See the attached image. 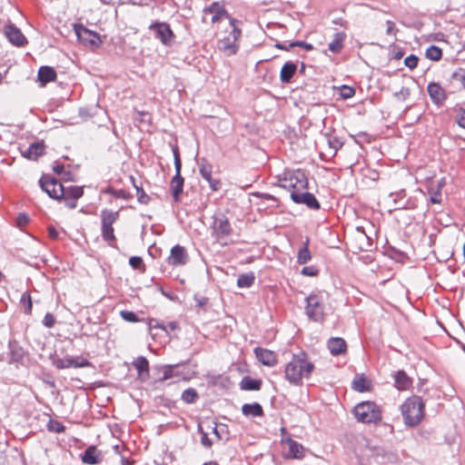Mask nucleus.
Listing matches in <instances>:
<instances>
[{
	"label": "nucleus",
	"instance_id": "1",
	"mask_svg": "<svg viewBox=\"0 0 465 465\" xmlns=\"http://www.w3.org/2000/svg\"><path fill=\"white\" fill-rule=\"evenodd\" d=\"M314 365L309 361L305 352L293 354L292 360L286 364L284 370L285 379L294 386L302 384L303 379H309Z\"/></svg>",
	"mask_w": 465,
	"mask_h": 465
},
{
	"label": "nucleus",
	"instance_id": "2",
	"mask_svg": "<svg viewBox=\"0 0 465 465\" xmlns=\"http://www.w3.org/2000/svg\"><path fill=\"white\" fill-rule=\"evenodd\" d=\"M424 402L419 396L413 395L401 405V412L407 427L418 426L424 417Z\"/></svg>",
	"mask_w": 465,
	"mask_h": 465
},
{
	"label": "nucleus",
	"instance_id": "3",
	"mask_svg": "<svg viewBox=\"0 0 465 465\" xmlns=\"http://www.w3.org/2000/svg\"><path fill=\"white\" fill-rule=\"evenodd\" d=\"M240 24L239 20L231 19V30L225 33L217 42V49L225 56L236 54L240 48L239 40L242 36V30L239 27Z\"/></svg>",
	"mask_w": 465,
	"mask_h": 465
},
{
	"label": "nucleus",
	"instance_id": "4",
	"mask_svg": "<svg viewBox=\"0 0 465 465\" xmlns=\"http://www.w3.org/2000/svg\"><path fill=\"white\" fill-rule=\"evenodd\" d=\"M279 185L292 193H300L308 189V179L302 170L285 172L279 178Z\"/></svg>",
	"mask_w": 465,
	"mask_h": 465
},
{
	"label": "nucleus",
	"instance_id": "5",
	"mask_svg": "<svg viewBox=\"0 0 465 465\" xmlns=\"http://www.w3.org/2000/svg\"><path fill=\"white\" fill-rule=\"evenodd\" d=\"M101 236L109 246L117 248L113 224L119 219V212L104 209L101 211Z\"/></svg>",
	"mask_w": 465,
	"mask_h": 465
},
{
	"label": "nucleus",
	"instance_id": "6",
	"mask_svg": "<svg viewBox=\"0 0 465 465\" xmlns=\"http://www.w3.org/2000/svg\"><path fill=\"white\" fill-rule=\"evenodd\" d=\"M305 313L313 322H322L325 316V297L322 292H312L305 299Z\"/></svg>",
	"mask_w": 465,
	"mask_h": 465
},
{
	"label": "nucleus",
	"instance_id": "7",
	"mask_svg": "<svg viewBox=\"0 0 465 465\" xmlns=\"http://www.w3.org/2000/svg\"><path fill=\"white\" fill-rule=\"evenodd\" d=\"M353 413L358 421L362 423H377L381 420V411L372 401H362L354 407Z\"/></svg>",
	"mask_w": 465,
	"mask_h": 465
},
{
	"label": "nucleus",
	"instance_id": "8",
	"mask_svg": "<svg viewBox=\"0 0 465 465\" xmlns=\"http://www.w3.org/2000/svg\"><path fill=\"white\" fill-rule=\"evenodd\" d=\"M173 153L174 160L175 175L173 177L171 181V193L174 202L177 203L180 201V195L183 193L184 180L181 175L182 161L180 158L178 147L175 146L173 148Z\"/></svg>",
	"mask_w": 465,
	"mask_h": 465
},
{
	"label": "nucleus",
	"instance_id": "9",
	"mask_svg": "<svg viewBox=\"0 0 465 465\" xmlns=\"http://www.w3.org/2000/svg\"><path fill=\"white\" fill-rule=\"evenodd\" d=\"M232 233V228L229 219L223 214L214 216L212 225V235L216 241L222 242L223 240L230 237Z\"/></svg>",
	"mask_w": 465,
	"mask_h": 465
},
{
	"label": "nucleus",
	"instance_id": "10",
	"mask_svg": "<svg viewBox=\"0 0 465 465\" xmlns=\"http://www.w3.org/2000/svg\"><path fill=\"white\" fill-rule=\"evenodd\" d=\"M149 29L154 33L155 38H157L163 45L171 46L173 44L175 35L169 24L164 22H154L150 25Z\"/></svg>",
	"mask_w": 465,
	"mask_h": 465
},
{
	"label": "nucleus",
	"instance_id": "11",
	"mask_svg": "<svg viewBox=\"0 0 465 465\" xmlns=\"http://www.w3.org/2000/svg\"><path fill=\"white\" fill-rule=\"evenodd\" d=\"M74 31L77 38L84 45L91 48H98L101 46L103 42L97 33L89 30L83 25H75Z\"/></svg>",
	"mask_w": 465,
	"mask_h": 465
},
{
	"label": "nucleus",
	"instance_id": "12",
	"mask_svg": "<svg viewBox=\"0 0 465 465\" xmlns=\"http://www.w3.org/2000/svg\"><path fill=\"white\" fill-rule=\"evenodd\" d=\"M39 183L42 190L45 191L49 197L59 201L61 200L64 191L63 184L60 182L49 176H43L39 180Z\"/></svg>",
	"mask_w": 465,
	"mask_h": 465
},
{
	"label": "nucleus",
	"instance_id": "13",
	"mask_svg": "<svg viewBox=\"0 0 465 465\" xmlns=\"http://www.w3.org/2000/svg\"><path fill=\"white\" fill-rule=\"evenodd\" d=\"M53 363L59 370L93 366L92 362L83 356L57 358L54 360Z\"/></svg>",
	"mask_w": 465,
	"mask_h": 465
},
{
	"label": "nucleus",
	"instance_id": "14",
	"mask_svg": "<svg viewBox=\"0 0 465 465\" xmlns=\"http://www.w3.org/2000/svg\"><path fill=\"white\" fill-rule=\"evenodd\" d=\"M63 195L60 201H64V204L70 208L74 209L77 206V200L84 194V189L80 186H64Z\"/></svg>",
	"mask_w": 465,
	"mask_h": 465
},
{
	"label": "nucleus",
	"instance_id": "15",
	"mask_svg": "<svg viewBox=\"0 0 465 465\" xmlns=\"http://www.w3.org/2000/svg\"><path fill=\"white\" fill-rule=\"evenodd\" d=\"M189 262V254L186 249L180 245H174L170 252V255L167 258L168 264L177 267L183 266Z\"/></svg>",
	"mask_w": 465,
	"mask_h": 465
},
{
	"label": "nucleus",
	"instance_id": "16",
	"mask_svg": "<svg viewBox=\"0 0 465 465\" xmlns=\"http://www.w3.org/2000/svg\"><path fill=\"white\" fill-rule=\"evenodd\" d=\"M204 14H212L213 17L211 22L213 24L220 22L222 19L226 18L229 20V25H231V19H234L230 14L226 11L223 5L219 2H213L209 6L203 9Z\"/></svg>",
	"mask_w": 465,
	"mask_h": 465
},
{
	"label": "nucleus",
	"instance_id": "17",
	"mask_svg": "<svg viewBox=\"0 0 465 465\" xmlns=\"http://www.w3.org/2000/svg\"><path fill=\"white\" fill-rule=\"evenodd\" d=\"M4 34L8 41L15 46H24L27 44V40L21 30L13 24L5 26Z\"/></svg>",
	"mask_w": 465,
	"mask_h": 465
},
{
	"label": "nucleus",
	"instance_id": "18",
	"mask_svg": "<svg viewBox=\"0 0 465 465\" xmlns=\"http://www.w3.org/2000/svg\"><path fill=\"white\" fill-rule=\"evenodd\" d=\"M291 199L295 203L305 204L312 210H319L321 207L320 203L316 197L312 193H308L307 190L301 192L300 193H292Z\"/></svg>",
	"mask_w": 465,
	"mask_h": 465
},
{
	"label": "nucleus",
	"instance_id": "19",
	"mask_svg": "<svg viewBox=\"0 0 465 465\" xmlns=\"http://www.w3.org/2000/svg\"><path fill=\"white\" fill-rule=\"evenodd\" d=\"M254 354L257 360L265 366L273 367L277 364V354L271 350L257 347L254 349Z\"/></svg>",
	"mask_w": 465,
	"mask_h": 465
},
{
	"label": "nucleus",
	"instance_id": "20",
	"mask_svg": "<svg viewBox=\"0 0 465 465\" xmlns=\"http://www.w3.org/2000/svg\"><path fill=\"white\" fill-rule=\"evenodd\" d=\"M427 91L431 101L437 105L442 104L446 100L445 90L438 83H430L427 86Z\"/></svg>",
	"mask_w": 465,
	"mask_h": 465
},
{
	"label": "nucleus",
	"instance_id": "21",
	"mask_svg": "<svg viewBox=\"0 0 465 465\" xmlns=\"http://www.w3.org/2000/svg\"><path fill=\"white\" fill-rule=\"evenodd\" d=\"M81 460L84 464L95 465L103 460V455L95 446H89L81 455Z\"/></svg>",
	"mask_w": 465,
	"mask_h": 465
},
{
	"label": "nucleus",
	"instance_id": "22",
	"mask_svg": "<svg viewBox=\"0 0 465 465\" xmlns=\"http://www.w3.org/2000/svg\"><path fill=\"white\" fill-rule=\"evenodd\" d=\"M134 367L136 369L138 373V380L145 381L150 377L149 361L143 356H139L133 361Z\"/></svg>",
	"mask_w": 465,
	"mask_h": 465
},
{
	"label": "nucleus",
	"instance_id": "23",
	"mask_svg": "<svg viewBox=\"0 0 465 465\" xmlns=\"http://www.w3.org/2000/svg\"><path fill=\"white\" fill-rule=\"evenodd\" d=\"M297 71V64L293 62H286L280 72V80L283 84L291 83L292 76Z\"/></svg>",
	"mask_w": 465,
	"mask_h": 465
},
{
	"label": "nucleus",
	"instance_id": "24",
	"mask_svg": "<svg viewBox=\"0 0 465 465\" xmlns=\"http://www.w3.org/2000/svg\"><path fill=\"white\" fill-rule=\"evenodd\" d=\"M328 349L332 355H340L347 349L346 341L342 338H331L327 342Z\"/></svg>",
	"mask_w": 465,
	"mask_h": 465
},
{
	"label": "nucleus",
	"instance_id": "25",
	"mask_svg": "<svg viewBox=\"0 0 465 465\" xmlns=\"http://www.w3.org/2000/svg\"><path fill=\"white\" fill-rule=\"evenodd\" d=\"M37 78L41 84L45 85L56 79V72L53 67L46 65L41 66L38 70Z\"/></svg>",
	"mask_w": 465,
	"mask_h": 465
},
{
	"label": "nucleus",
	"instance_id": "26",
	"mask_svg": "<svg viewBox=\"0 0 465 465\" xmlns=\"http://www.w3.org/2000/svg\"><path fill=\"white\" fill-rule=\"evenodd\" d=\"M242 412L246 417H262L263 410L260 403H245L242 406Z\"/></svg>",
	"mask_w": 465,
	"mask_h": 465
},
{
	"label": "nucleus",
	"instance_id": "27",
	"mask_svg": "<svg viewBox=\"0 0 465 465\" xmlns=\"http://www.w3.org/2000/svg\"><path fill=\"white\" fill-rule=\"evenodd\" d=\"M371 387V381L363 374H357L351 383V388L359 392L369 391Z\"/></svg>",
	"mask_w": 465,
	"mask_h": 465
},
{
	"label": "nucleus",
	"instance_id": "28",
	"mask_svg": "<svg viewBox=\"0 0 465 465\" xmlns=\"http://www.w3.org/2000/svg\"><path fill=\"white\" fill-rule=\"evenodd\" d=\"M346 39L344 32H338L333 35V39L329 43L328 49L333 54H339L343 48V43Z\"/></svg>",
	"mask_w": 465,
	"mask_h": 465
},
{
	"label": "nucleus",
	"instance_id": "29",
	"mask_svg": "<svg viewBox=\"0 0 465 465\" xmlns=\"http://www.w3.org/2000/svg\"><path fill=\"white\" fill-rule=\"evenodd\" d=\"M395 386L400 391L408 390L411 386V380L403 371H399L394 375Z\"/></svg>",
	"mask_w": 465,
	"mask_h": 465
},
{
	"label": "nucleus",
	"instance_id": "30",
	"mask_svg": "<svg viewBox=\"0 0 465 465\" xmlns=\"http://www.w3.org/2000/svg\"><path fill=\"white\" fill-rule=\"evenodd\" d=\"M45 145L42 143H34L23 153V155L29 160H36L44 153Z\"/></svg>",
	"mask_w": 465,
	"mask_h": 465
},
{
	"label": "nucleus",
	"instance_id": "31",
	"mask_svg": "<svg viewBox=\"0 0 465 465\" xmlns=\"http://www.w3.org/2000/svg\"><path fill=\"white\" fill-rule=\"evenodd\" d=\"M261 387V380H254L249 376L244 377L240 382V389L242 391H259Z\"/></svg>",
	"mask_w": 465,
	"mask_h": 465
},
{
	"label": "nucleus",
	"instance_id": "32",
	"mask_svg": "<svg viewBox=\"0 0 465 465\" xmlns=\"http://www.w3.org/2000/svg\"><path fill=\"white\" fill-rule=\"evenodd\" d=\"M178 365H165L162 370V377L159 378L160 381H164L173 378H179L181 373L176 371Z\"/></svg>",
	"mask_w": 465,
	"mask_h": 465
},
{
	"label": "nucleus",
	"instance_id": "33",
	"mask_svg": "<svg viewBox=\"0 0 465 465\" xmlns=\"http://www.w3.org/2000/svg\"><path fill=\"white\" fill-rule=\"evenodd\" d=\"M288 447H289L290 455L292 458L301 459L303 457L304 448L301 443H299L293 440H289Z\"/></svg>",
	"mask_w": 465,
	"mask_h": 465
},
{
	"label": "nucleus",
	"instance_id": "34",
	"mask_svg": "<svg viewBox=\"0 0 465 465\" xmlns=\"http://www.w3.org/2000/svg\"><path fill=\"white\" fill-rule=\"evenodd\" d=\"M308 245H309V238L306 239V241L303 243V246L298 252L297 262L300 264H305L308 262H310L312 259L311 252L308 248Z\"/></svg>",
	"mask_w": 465,
	"mask_h": 465
},
{
	"label": "nucleus",
	"instance_id": "35",
	"mask_svg": "<svg viewBox=\"0 0 465 465\" xmlns=\"http://www.w3.org/2000/svg\"><path fill=\"white\" fill-rule=\"evenodd\" d=\"M255 281V276L253 272H248L239 275L237 279V286L239 288H249L251 287Z\"/></svg>",
	"mask_w": 465,
	"mask_h": 465
},
{
	"label": "nucleus",
	"instance_id": "36",
	"mask_svg": "<svg viewBox=\"0 0 465 465\" xmlns=\"http://www.w3.org/2000/svg\"><path fill=\"white\" fill-rule=\"evenodd\" d=\"M199 398V394L194 388H188L182 393L181 399L188 404L194 403Z\"/></svg>",
	"mask_w": 465,
	"mask_h": 465
},
{
	"label": "nucleus",
	"instance_id": "37",
	"mask_svg": "<svg viewBox=\"0 0 465 465\" xmlns=\"http://www.w3.org/2000/svg\"><path fill=\"white\" fill-rule=\"evenodd\" d=\"M326 138L330 149L332 150V155H335L337 151L342 147L343 142L340 137L330 134H326Z\"/></svg>",
	"mask_w": 465,
	"mask_h": 465
},
{
	"label": "nucleus",
	"instance_id": "38",
	"mask_svg": "<svg viewBox=\"0 0 465 465\" xmlns=\"http://www.w3.org/2000/svg\"><path fill=\"white\" fill-rule=\"evenodd\" d=\"M199 172H200L201 176L204 180L211 179L212 173H213V166L205 159H202L199 163Z\"/></svg>",
	"mask_w": 465,
	"mask_h": 465
},
{
	"label": "nucleus",
	"instance_id": "39",
	"mask_svg": "<svg viewBox=\"0 0 465 465\" xmlns=\"http://www.w3.org/2000/svg\"><path fill=\"white\" fill-rule=\"evenodd\" d=\"M442 56V51L436 45H430L426 50V57L432 61H439Z\"/></svg>",
	"mask_w": 465,
	"mask_h": 465
},
{
	"label": "nucleus",
	"instance_id": "40",
	"mask_svg": "<svg viewBox=\"0 0 465 465\" xmlns=\"http://www.w3.org/2000/svg\"><path fill=\"white\" fill-rule=\"evenodd\" d=\"M106 193L112 194L114 197L118 199L129 200L132 198V194L124 190H116L113 187H108L105 191Z\"/></svg>",
	"mask_w": 465,
	"mask_h": 465
},
{
	"label": "nucleus",
	"instance_id": "41",
	"mask_svg": "<svg viewBox=\"0 0 465 465\" xmlns=\"http://www.w3.org/2000/svg\"><path fill=\"white\" fill-rule=\"evenodd\" d=\"M450 79L460 84L463 88H465V69L464 68H458L455 70L450 76Z\"/></svg>",
	"mask_w": 465,
	"mask_h": 465
},
{
	"label": "nucleus",
	"instance_id": "42",
	"mask_svg": "<svg viewBox=\"0 0 465 465\" xmlns=\"http://www.w3.org/2000/svg\"><path fill=\"white\" fill-rule=\"evenodd\" d=\"M134 189L136 191L137 201L142 204H148L151 197L143 191V189L139 184H134Z\"/></svg>",
	"mask_w": 465,
	"mask_h": 465
},
{
	"label": "nucleus",
	"instance_id": "43",
	"mask_svg": "<svg viewBox=\"0 0 465 465\" xmlns=\"http://www.w3.org/2000/svg\"><path fill=\"white\" fill-rule=\"evenodd\" d=\"M21 305L25 308V312L31 314L32 312V300L28 292H24L20 299Z\"/></svg>",
	"mask_w": 465,
	"mask_h": 465
},
{
	"label": "nucleus",
	"instance_id": "44",
	"mask_svg": "<svg viewBox=\"0 0 465 465\" xmlns=\"http://www.w3.org/2000/svg\"><path fill=\"white\" fill-rule=\"evenodd\" d=\"M130 266L134 270H144V263L141 257L139 256H132L129 259Z\"/></svg>",
	"mask_w": 465,
	"mask_h": 465
},
{
	"label": "nucleus",
	"instance_id": "45",
	"mask_svg": "<svg viewBox=\"0 0 465 465\" xmlns=\"http://www.w3.org/2000/svg\"><path fill=\"white\" fill-rule=\"evenodd\" d=\"M455 112L456 123L459 124V126L465 129V108L460 107L458 109H455Z\"/></svg>",
	"mask_w": 465,
	"mask_h": 465
},
{
	"label": "nucleus",
	"instance_id": "46",
	"mask_svg": "<svg viewBox=\"0 0 465 465\" xmlns=\"http://www.w3.org/2000/svg\"><path fill=\"white\" fill-rule=\"evenodd\" d=\"M177 327H178V324L176 322H170L167 324H163V323H161V324L157 323L155 325L151 324V328H159V329L165 331L166 332L173 331L176 330Z\"/></svg>",
	"mask_w": 465,
	"mask_h": 465
},
{
	"label": "nucleus",
	"instance_id": "47",
	"mask_svg": "<svg viewBox=\"0 0 465 465\" xmlns=\"http://www.w3.org/2000/svg\"><path fill=\"white\" fill-rule=\"evenodd\" d=\"M120 315L124 321L129 322H137L139 321L138 316L131 311H121Z\"/></svg>",
	"mask_w": 465,
	"mask_h": 465
},
{
	"label": "nucleus",
	"instance_id": "48",
	"mask_svg": "<svg viewBox=\"0 0 465 465\" xmlns=\"http://www.w3.org/2000/svg\"><path fill=\"white\" fill-rule=\"evenodd\" d=\"M411 91L408 87H401L399 92L394 93V97L399 101H405L409 98Z\"/></svg>",
	"mask_w": 465,
	"mask_h": 465
},
{
	"label": "nucleus",
	"instance_id": "49",
	"mask_svg": "<svg viewBox=\"0 0 465 465\" xmlns=\"http://www.w3.org/2000/svg\"><path fill=\"white\" fill-rule=\"evenodd\" d=\"M418 57L414 54H410L404 59V64L411 70L414 69L418 65Z\"/></svg>",
	"mask_w": 465,
	"mask_h": 465
},
{
	"label": "nucleus",
	"instance_id": "50",
	"mask_svg": "<svg viewBox=\"0 0 465 465\" xmlns=\"http://www.w3.org/2000/svg\"><path fill=\"white\" fill-rule=\"evenodd\" d=\"M355 94V90L348 85H342L341 89V96L343 99L351 98Z\"/></svg>",
	"mask_w": 465,
	"mask_h": 465
},
{
	"label": "nucleus",
	"instance_id": "51",
	"mask_svg": "<svg viewBox=\"0 0 465 465\" xmlns=\"http://www.w3.org/2000/svg\"><path fill=\"white\" fill-rule=\"evenodd\" d=\"M289 47H302L307 51H312L313 49V45L312 44L306 43L304 41H294L289 44Z\"/></svg>",
	"mask_w": 465,
	"mask_h": 465
},
{
	"label": "nucleus",
	"instance_id": "52",
	"mask_svg": "<svg viewBox=\"0 0 465 465\" xmlns=\"http://www.w3.org/2000/svg\"><path fill=\"white\" fill-rule=\"evenodd\" d=\"M54 323H55V319H54V315L50 312H47L44 317L43 324L46 328H53Z\"/></svg>",
	"mask_w": 465,
	"mask_h": 465
},
{
	"label": "nucleus",
	"instance_id": "53",
	"mask_svg": "<svg viewBox=\"0 0 465 465\" xmlns=\"http://www.w3.org/2000/svg\"><path fill=\"white\" fill-rule=\"evenodd\" d=\"M208 183H209V186L210 188L212 189V191L213 192H217L221 189V181L218 180V179H213L212 176H211V179H206L205 180Z\"/></svg>",
	"mask_w": 465,
	"mask_h": 465
},
{
	"label": "nucleus",
	"instance_id": "54",
	"mask_svg": "<svg viewBox=\"0 0 465 465\" xmlns=\"http://www.w3.org/2000/svg\"><path fill=\"white\" fill-rule=\"evenodd\" d=\"M301 272L305 276H315L318 273V270L314 266H305Z\"/></svg>",
	"mask_w": 465,
	"mask_h": 465
},
{
	"label": "nucleus",
	"instance_id": "55",
	"mask_svg": "<svg viewBox=\"0 0 465 465\" xmlns=\"http://www.w3.org/2000/svg\"><path fill=\"white\" fill-rule=\"evenodd\" d=\"M48 428L50 430L58 432V433L63 432L64 430V426L58 421H54V422L51 421Z\"/></svg>",
	"mask_w": 465,
	"mask_h": 465
},
{
	"label": "nucleus",
	"instance_id": "56",
	"mask_svg": "<svg viewBox=\"0 0 465 465\" xmlns=\"http://www.w3.org/2000/svg\"><path fill=\"white\" fill-rule=\"evenodd\" d=\"M441 193L440 190L434 191L430 193V201L431 203H441Z\"/></svg>",
	"mask_w": 465,
	"mask_h": 465
},
{
	"label": "nucleus",
	"instance_id": "57",
	"mask_svg": "<svg viewBox=\"0 0 465 465\" xmlns=\"http://www.w3.org/2000/svg\"><path fill=\"white\" fill-rule=\"evenodd\" d=\"M386 25H387L386 34L390 35H395L396 32H397L395 24L392 21L388 20L386 22Z\"/></svg>",
	"mask_w": 465,
	"mask_h": 465
},
{
	"label": "nucleus",
	"instance_id": "58",
	"mask_svg": "<svg viewBox=\"0 0 465 465\" xmlns=\"http://www.w3.org/2000/svg\"><path fill=\"white\" fill-rule=\"evenodd\" d=\"M194 301L196 302V305L198 307H203L204 305L207 304L208 302V299L204 296H200V295H195L194 296Z\"/></svg>",
	"mask_w": 465,
	"mask_h": 465
},
{
	"label": "nucleus",
	"instance_id": "59",
	"mask_svg": "<svg viewBox=\"0 0 465 465\" xmlns=\"http://www.w3.org/2000/svg\"><path fill=\"white\" fill-rule=\"evenodd\" d=\"M47 232H48V236L52 240H56L58 238V236H59V232H57V230L54 226H49L48 229H47Z\"/></svg>",
	"mask_w": 465,
	"mask_h": 465
},
{
	"label": "nucleus",
	"instance_id": "60",
	"mask_svg": "<svg viewBox=\"0 0 465 465\" xmlns=\"http://www.w3.org/2000/svg\"><path fill=\"white\" fill-rule=\"evenodd\" d=\"M201 442L206 448H210L212 446V441L208 438L207 433H203L201 437Z\"/></svg>",
	"mask_w": 465,
	"mask_h": 465
},
{
	"label": "nucleus",
	"instance_id": "61",
	"mask_svg": "<svg viewBox=\"0 0 465 465\" xmlns=\"http://www.w3.org/2000/svg\"><path fill=\"white\" fill-rule=\"evenodd\" d=\"M53 170L55 173L61 174L64 171V165L56 163L54 165Z\"/></svg>",
	"mask_w": 465,
	"mask_h": 465
},
{
	"label": "nucleus",
	"instance_id": "62",
	"mask_svg": "<svg viewBox=\"0 0 465 465\" xmlns=\"http://www.w3.org/2000/svg\"><path fill=\"white\" fill-rule=\"evenodd\" d=\"M275 47L277 49H281V50H284V51H289L292 47H289V45H285L284 44H282V43H277L275 44Z\"/></svg>",
	"mask_w": 465,
	"mask_h": 465
},
{
	"label": "nucleus",
	"instance_id": "63",
	"mask_svg": "<svg viewBox=\"0 0 465 465\" xmlns=\"http://www.w3.org/2000/svg\"><path fill=\"white\" fill-rule=\"evenodd\" d=\"M262 198H264V199H268V200L275 201L274 196H272V195H271V194H268V193H263V194H262Z\"/></svg>",
	"mask_w": 465,
	"mask_h": 465
},
{
	"label": "nucleus",
	"instance_id": "64",
	"mask_svg": "<svg viewBox=\"0 0 465 465\" xmlns=\"http://www.w3.org/2000/svg\"><path fill=\"white\" fill-rule=\"evenodd\" d=\"M129 179H130V182L132 183L133 186L134 187V184H137L135 178L133 175H131L129 177Z\"/></svg>",
	"mask_w": 465,
	"mask_h": 465
}]
</instances>
